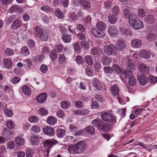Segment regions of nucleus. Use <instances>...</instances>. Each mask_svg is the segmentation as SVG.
<instances>
[{
	"mask_svg": "<svg viewBox=\"0 0 157 157\" xmlns=\"http://www.w3.org/2000/svg\"><path fill=\"white\" fill-rule=\"evenodd\" d=\"M132 13L130 10L127 7H124L123 9L122 14L124 17L127 19L128 16Z\"/></svg>",
	"mask_w": 157,
	"mask_h": 157,
	"instance_id": "obj_34",
	"label": "nucleus"
},
{
	"mask_svg": "<svg viewBox=\"0 0 157 157\" xmlns=\"http://www.w3.org/2000/svg\"><path fill=\"white\" fill-rule=\"evenodd\" d=\"M93 85L96 89L98 90L101 89L100 83L99 81L97 79H95L93 83Z\"/></svg>",
	"mask_w": 157,
	"mask_h": 157,
	"instance_id": "obj_44",
	"label": "nucleus"
},
{
	"mask_svg": "<svg viewBox=\"0 0 157 157\" xmlns=\"http://www.w3.org/2000/svg\"><path fill=\"white\" fill-rule=\"evenodd\" d=\"M113 70L116 71L117 74H119L121 73V70L119 66L117 64H114L113 66Z\"/></svg>",
	"mask_w": 157,
	"mask_h": 157,
	"instance_id": "obj_60",
	"label": "nucleus"
},
{
	"mask_svg": "<svg viewBox=\"0 0 157 157\" xmlns=\"http://www.w3.org/2000/svg\"><path fill=\"white\" fill-rule=\"evenodd\" d=\"M40 130V127L36 125L33 126L31 129V132L33 133H37L39 132Z\"/></svg>",
	"mask_w": 157,
	"mask_h": 157,
	"instance_id": "obj_39",
	"label": "nucleus"
},
{
	"mask_svg": "<svg viewBox=\"0 0 157 157\" xmlns=\"http://www.w3.org/2000/svg\"><path fill=\"white\" fill-rule=\"evenodd\" d=\"M112 12L113 15L117 16L120 12V10L119 7L117 6H114L112 8Z\"/></svg>",
	"mask_w": 157,
	"mask_h": 157,
	"instance_id": "obj_40",
	"label": "nucleus"
},
{
	"mask_svg": "<svg viewBox=\"0 0 157 157\" xmlns=\"http://www.w3.org/2000/svg\"><path fill=\"white\" fill-rule=\"evenodd\" d=\"M92 32L93 35L96 37L102 38L105 35L104 31L96 28L92 29Z\"/></svg>",
	"mask_w": 157,
	"mask_h": 157,
	"instance_id": "obj_9",
	"label": "nucleus"
},
{
	"mask_svg": "<svg viewBox=\"0 0 157 157\" xmlns=\"http://www.w3.org/2000/svg\"><path fill=\"white\" fill-rule=\"evenodd\" d=\"M127 19L128 20L130 26L134 24L137 20L136 15L133 13H131Z\"/></svg>",
	"mask_w": 157,
	"mask_h": 157,
	"instance_id": "obj_16",
	"label": "nucleus"
},
{
	"mask_svg": "<svg viewBox=\"0 0 157 157\" xmlns=\"http://www.w3.org/2000/svg\"><path fill=\"white\" fill-rule=\"evenodd\" d=\"M110 90L112 94L114 96L118 95L119 92L118 87L116 85L112 86L110 87Z\"/></svg>",
	"mask_w": 157,
	"mask_h": 157,
	"instance_id": "obj_22",
	"label": "nucleus"
},
{
	"mask_svg": "<svg viewBox=\"0 0 157 157\" xmlns=\"http://www.w3.org/2000/svg\"><path fill=\"white\" fill-rule=\"evenodd\" d=\"M73 46L75 52L78 53L80 52L81 48L78 42L73 43Z\"/></svg>",
	"mask_w": 157,
	"mask_h": 157,
	"instance_id": "obj_52",
	"label": "nucleus"
},
{
	"mask_svg": "<svg viewBox=\"0 0 157 157\" xmlns=\"http://www.w3.org/2000/svg\"><path fill=\"white\" fill-rule=\"evenodd\" d=\"M101 117L103 121L108 122L112 121L113 123H116V121L113 119L112 115L110 114L106 113H103L101 114Z\"/></svg>",
	"mask_w": 157,
	"mask_h": 157,
	"instance_id": "obj_6",
	"label": "nucleus"
},
{
	"mask_svg": "<svg viewBox=\"0 0 157 157\" xmlns=\"http://www.w3.org/2000/svg\"><path fill=\"white\" fill-rule=\"evenodd\" d=\"M86 34L84 33H78L77 36L80 40H84L86 39Z\"/></svg>",
	"mask_w": 157,
	"mask_h": 157,
	"instance_id": "obj_64",
	"label": "nucleus"
},
{
	"mask_svg": "<svg viewBox=\"0 0 157 157\" xmlns=\"http://www.w3.org/2000/svg\"><path fill=\"white\" fill-rule=\"evenodd\" d=\"M26 157H33V155L35 151L32 148H28L26 149Z\"/></svg>",
	"mask_w": 157,
	"mask_h": 157,
	"instance_id": "obj_43",
	"label": "nucleus"
},
{
	"mask_svg": "<svg viewBox=\"0 0 157 157\" xmlns=\"http://www.w3.org/2000/svg\"><path fill=\"white\" fill-rule=\"evenodd\" d=\"M57 122L56 118L53 116H49L47 120V122L51 125H54Z\"/></svg>",
	"mask_w": 157,
	"mask_h": 157,
	"instance_id": "obj_26",
	"label": "nucleus"
},
{
	"mask_svg": "<svg viewBox=\"0 0 157 157\" xmlns=\"http://www.w3.org/2000/svg\"><path fill=\"white\" fill-rule=\"evenodd\" d=\"M104 3L105 8L107 9L111 7L112 5V2L109 0H106Z\"/></svg>",
	"mask_w": 157,
	"mask_h": 157,
	"instance_id": "obj_58",
	"label": "nucleus"
},
{
	"mask_svg": "<svg viewBox=\"0 0 157 157\" xmlns=\"http://www.w3.org/2000/svg\"><path fill=\"white\" fill-rule=\"evenodd\" d=\"M38 113L42 116H46L48 113L47 110L44 108H40L38 109Z\"/></svg>",
	"mask_w": 157,
	"mask_h": 157,
	"instance_id": "obj_45",
	"label": "nucleus"
},
{
	"mask_svg": "<svg viewBox=\"0 0 157 157\" xmlns=\"http://www.w3.org/2000/svg\"><path fill=\"white\" fill-rule=\"evenodd\" d=\"M5 125L7 127L10 129L13 128L15 127V124L11 120L7 121L5 123Z\"/></svg>",
	"mask_w": 157,
	"mask_h": 157,
	"instance_id": "obj_55",
	"label": "nucleus"
},
{
	"mask_svg": "<svg viewBox=\"0 0 157 157\" xmlns=\"http://www.w3.org/2000/svg\"><path fill=\"white\" fill-rule=\"evenodd\" d=\"M138 15L140 17H143L146 15L145 11L142 9H140L138 12Z\"/></svg>",
	"mask_w": 157,
	"mask_h": 157,
	"instance_id": "obj_59",
	"label": "nucleus"
},
{
	"mask_svg": "<svg viewBox=\"0 0 157 157\" xmlns=\"http://www.w3.org/2000/svg\"><path fill=\"white\" fill-rule=\"evenodd\" d=\"M76 61L79 65L82 64L84 62L83 58L80 56H78L76 58Z\"/></svg>",
	"mask_w": 157,
	"mask_h": 157,
	"instance_id": "obj_50",
	"label": "nucleus"
},
{
	"mask_svg": "<svg viewBox=\"0 0 157 157\" xmlns=\"http://www.w3.org/2000/svg\"><path fill=\"white\" fill-rule=\"evenodd\" d=\"M140 71L142 73L146 74L149 71V67L148 66L144 63L140 64L138 66Z\"/></svg>",
	"mask_w": 157,
	"mask_h": 157,
	"instance_id": "obj_12",
	"label": "nucleus"
},
{
	"mask_svg": "<svg viewBox=\"0 0 157 157\" xmlns=\"http://www.w3.org/2000/svg\"><path fill=\"white\" fill-rule=\"evenodd\" d=\"M140 57L146 59H150L153 57L154 55L148 51L147 50H142L139 53Z\"/></svg>",
	"mask_w": 157,
	"mask_h": 157,
	"instance_id": "obj_8",
	"label": "nucleus"
},
{
	"mask_svg": "<svg viewBox=\"0 0 157 157\" xmlns=\"http://www.w3.org/2000/svg\"><path fill=\"white\" fill-rule=\"evenodd\" d=\"M85 72L87 75L89 76H92L94 75V71L89 67H87L85 68Z\"/></svg>",
	"mask_w": 157,
	"mask_h": 157,
	"instance_id": "obj_48",
	"label": "nucleus"
},
{
	"mask_svg": "<svg viewBox=\"0 0 157 157\" xmlns=\"http://www.w3.org/2000/svg\"><path fill=\"white\" fill-rule=\"evenodd\" d=\"M131 44L133 48H138L140 47L141 45V40L137 39L133 40H132L131 41Z\"/></svg>",
	"mask_w": 157,
	"mask_h": 157,
	"instance_id": "obj_19",
	"label": "nucleus"
},
{
	"mask_svg": "<svg viewBox=\"0 0 157 157\" xmlns=\"http://www.w3.org/2000/svg\"><path fill=\"white\" fill-rule=\"evenodd\" d=\"M120 30L121 33L125 36H128L131 35V32L124 27H120Z\"/></svg>",
	"mask_w": 157,
	"mask_h": 157,
	"instance_id": "obj_25",
	"label": "nucleus"
},
{
	"mask_svg": "<svg viewBox=\"0 0 157 157\" xmlns=\"http://www.w3.org/2000/svg\"><path fill=\"white\" fill-rule=\"evenodd\" d=\"M34 34L36 37L42 40L46 41L48 39V36L45 32L40 27L36 26L34 28Z\"/></svg>",
	"mask_w": 157,
	"mask_h": 157,
	"instance_id": "obj_2",
	"label": "nucleus"
},
{
	"mask_svg": "<svg viewBox=\"0 0 157 157\" xmlns=\"http://www.w3.org/2000/svg\"><path fill=\"white\" fill-rule=\"evenodd\" d=\"M40 137L36 136H34L31 137L30 141L33 145H37L40 142Z\"/></svg>",
	"mask_w": 157,
	"mask_h": 157,
	"instance_id": "obj_23",
	"label": "nucleus"
},
{
	"mask_svg": "<svg viewBox=\"0 0 157 157\" xmlns=\"http://www.w3.org/2000/svg\"><path fill=\"white\" fill-rule=\"evenodd\" d=\"M84 131L90 134H93L95 132V129L93 127L91 126L85 128Z\"/></svg>",
	"mask_w": 157,
	"mask_h": 157,
	"instance_id": "obj_35",
	"label": "nucleus"
},
{
	"mask_svg": "<svg viewBox=\"0 0 157 157\" xmlns=\"http://www.w3.org/2000/svg\"><path fill=\"white\" fill-rule=\"evenodd\" d=\"M132 28L135 29H139L143 27V23L139 20H137L134 24L131 25Z\"/></svg>",
	"mask_w": 157,
	"mask_h": 157,
	"instance_id": "obj_17",
	"label": "nucleus"
},
{
	"mask_svg": "<svg viewBox=\"0 0 157 157\" xmlns=\"http://www.w3.org/2000/svg\"><path fill=\"white\" fill-rule=\"evenodd\" d=\"M121 61L124 65L127 68L133 71L135 69V66L133 61L132 59H128L126 58H122L121 57Z\"/></svg>",
	"mask_w": 157,
	"mask_h": 157,
	"instance_id": "obj_3",
	"label": "nucleus"
},
{
	"mask_svg": "<svg viewBox=\"0 0 157 157\" xmlns=\"http://www.w3.org/2000/svg\"><path fill=\"white\" fill-rule=\"evenodd\" d=\"M144 21L148 24H152L155 22V18L152 15H149L145 17Z\"/></svg>",
	"mask_w": 157,
	"mask_h": 157,
	"instance_id": "obj_21",
	"label": "nucleus"
},
{
	"mask_svg": "<svg viewBox=\"0 0 157 157\" xmlns=\"http://www.w3.org/2000/svg\"><path fill=\"white\" fill-rule=\"evenodd\" d=\"M38 118L36 116H33L29 118V121L30 122L33 123H36L38 121Z\"/></svg>",
	"mask_w": 157,
	"mask_h": 157,
	"instance_id": "obj_56",
	"label": "nucleus"
},
{
	"mask_svg": "<svg viewBox=\"0 0 157 157\" xmlns=\"http://www.w3.org/2000/svg\"><path fill=\"white\" fill-rule=\"evenodd\" d=\"M21 25L20 21L18 20H16L12 23L11 26V28L16 29Z\"/></svg>",
	"mask_w": 157,
	"mask_h": 157,
	"instance_id": "obj_42",
	"label": "nucleus"
},
{
	"mask_svg": "<svg viewBox=\"0 0 157 157\" xmlns=\"http://www.w3.org/2000/svg\"><path fill=\"white\" fill-rule=\"evenodd\" d=\"M96 28L103 31L106 28L105 24L102 21H100L98 22L96 25Z\"/></svg>",
	"mask_w": 157,
	"mask_h": 157,
	"instance_id": "obj_30",
	"label": "nucleus"
},
{
	"mask_svg": "<svg viewBox=\"0 0 157 157\" xmlns=\"http://www.w3.org/2000/svg\"><path fill=\"white\" fill-rule=\"evenodd\" d=\"M62 39L63 40L65 43H69L71 40V36L67 34H63L62 35Z\"/></svg>",
	"mask_w": 157,
	"mask_h": 157,
	"instance_id": "obj_31",
	"label": "nucleus"
},
{
	"mask_svg": "<svg viewBox=\"0 0 157 157\" xmlns=\"http://www.w3.org/2000/svg\"><path fill=\"white\" fill-rule=\"evenodd\" d=\"M47 95L46 93H41L37 96L36 100L38 102L42 103L45 101L47 99Z\"/></svg>",
	"mask_w": 157,
	"mask_h": 157,
	"instance_id": "obj_20",
	"label": "nucleus"
},
{
	"mask_svg": "<svg viewBox=\"0 0 157 157\" xmlns=\"http://www.w3.org/2000/svg\"><path fill=\"white\" fill-rule=\"evenodd\" d=\"M110 124L109 123L105 124L101 126V130L104 131H108L110 130Z\"/></svg>",
	"mask_w": 157,
	"mask_h": 157,
	"instance_id": "obj_47",
	"label": "nucleus"
},
{
	"mask_svg": "<svg viewBox=\"0 0 157 157\" xmlns=\"http://www.w3.org/2000/svg\"><path fill=\"white\" fill-rule=\"evenodd\" d=\"M117 16L110 14L108 17V20L109 22L112 24L113 25L117 23Z\"/></svg>",
	"mask_w": 157,
	"mask_h": 157,
	"instance_id": "obj_24",
	"label": "nucleus"
},
{
	"mask_svg": "<svg viewBox=\"0 0 157 157\" xmlns=\"http://www.w3.org/2000/svg\"><path fill=\"white\" fill-rule=\"evenodd\" d=\"M65 135V131L63 129L59 128L56 132V135L59 138H62L64 137Z\"/></svg>",
	"mask_w": 157,
	"mask_h": 157,
	"instance_id": "obj_37",
	"label": "nucleus"
},
{
	"mask_svg": "<svg viewBox=\"0 0 157 157\" xmlns=\"http://www.w3.org/2000/svg\"><path fill=\"white\" fill-rule=\"evenodd\" d=\"M3 110L4 114L7 117H11L13 115V112L11 110L8 109L6 108Z\"/></svg>",
	"mask_w": 157,
	"mask_h": 157,
	"instance_id": "obj_53",
	"label": "nucleus"
},
{
	"mask_svg": "<svg viewBox=\"0 0 157 157\" xmlns=\"http://www.w3.org/2000/svg\"><path fill=\"white\" fill-rule=\"evenodd\" d=\"M21 90L26 95H30L31 94V91L30 89L28 86H23L21 88Z\"/></svg>",
	"mask_w": 157,
	"mask_h": 157,
	"instance_id": "obj_29",
	"label": "nucleus"
},
{
	"mask_svg": "<svg viewBox=\"0 0 157 157\" xmlns=\"http://www.w3.org/2000/svg\"><path fill=\"white\" fill-rule=\"evenodd\" d=\"M104 123V122L101 120L96 118L93 121L92 124L99 129Z\"/></svg>",
	"mask_w": 157,
	"mask_h": 157,
	"instance_id": "obj_18",
	"label": "nucleus"
},
{
	"mask_svg": "<svg viewBox=\"0 0 157 157\" xmlns=\"http://www.w3.org/2000/svg\"><path fill=\"white\" fill-rule=\"evenodd\" d=\"M136 82V80L133 76L130 77L128 79L129 84L131 86H132L135 85Z\"/></svg>",
	"mask_w": 157,
	"mask_h": 157,
	"instance_id": "obj_54",
	"label": "nucleus"
},
{
	"mask_svg": "<svg viewBox=\"0 0 157 157\" xmlns=\"http://www.w3.org/2000/svg\"><path fill=\"white\" fill-rule=\"evenodd\" d=\"M20 53L23 56H26L29 54V52L27 47L26 46H24L21 48Z\"/></svg>",
	"mask_w": 157,
	"mask_h": 157,
	"instance_id": "obj_32",
	"label": "nucleus"
},
{
	"mask_svg": "<svg viewBox=\"0 0 157 157\" xmlns=\"http://www.w3.org/2000/svg\"><path fill=\"white\" fill-rule=\"evenodd\" d=\"M137 79L140 84L143 86L145 85L147 82L146 77L142 75H139Z\"/></svg>",
	"mask_w": 157,
	"mask_h": 157,
	"instance_id": "obj_15",
	"label": "nucleus"
},
{
	"mask_svg": "<svg viewBox=\"0 0 157 157\" xmlns=\"http://www.w3.org/2000/svg\"><path fill=\"white\" fill-rule=\"evenodd\" d=\"M24 66H27L28 67L30 68L32 65V63L30 59H26L23 61Z\"/></svg>",
	"mask_w": 157,
	"mask_h": 157,
	"instance_id": "obj_51",
	"label": "nucleus"
},
{
	"mask_svg": "<svg viewBox=\"0 0 157 157\" xmlns=\"http://www.w3.org/2000/svg\"><path fill=\"white\" fill-rule=\"evenodd\" d=\"M84 24L86 25H90L91 23V18L90 15H88L84 20Z\"/></svg>",
	"mask_w": 157,
	"mask_h": 157,
	"instance_id": "obj_63",
	"label": "nucleus"
},
{
	"mask_svg": "<svg viewBox=\"0 0 157 157\" xmlns=\"http://www.w3.org/2000/svg\"><path fill=\"white\" fill-rule=\"evenodd\" d=\"M85 61L90 66L93 64V61L92 57L90 55L86 56L85 57Z\"/></svg>",
	"mask_w": 157,
	"mask_h": 157,
	"instance_id": "obj_38",
	"label": "nucleus"
},
{
	"mask_svg": "<svg viewBox=\"0 0 157 157\" xmlns=\"http://www.w3.org/2000/svg\"><path fill=\"white\" fill-rule=\"evenodd\" d=\"M58 143L57 140L54 139H52L45 140L43 142V145L45 148H47V151L49 152L48 149L49 148Z\"/></svg>",
	"mask_w": 157,
	"mask_h": 157,
	"instance_id": "obj_5",
	"label": "nucleus"
},
{
	"mask_svg": "<svg viewBox=\"0 0 157 157\" xmlns=\"http://www.w3.org/2000/svg\"><path fill=\"white\" fill-rule=\"evenodd\" d=\"M4 65L7 68H10L12 66V62L11 60L9 59H5L3 60Z\"/></svg>",
	"mask_w": 157,
	"mask_h": 157,
	"instance_id": "obj_33",
	"label": "nucleus"
},
{
	"mask_svg": "<svg viewBox=\"0 0 157 157\" xmlns=\"http://www.w3.org/2000/svg\"><path fill=\"white\" fill-rule=\"evenodd\" d=\"M76 29L78 31L81 32L80 33L82 32L84 33L85 32V29L84 27L81 24H77Z\"/></svg>",
	"mask_w": 157,
	"mask_h": 157,
	"instance_id": "obj_46",
	"label": "nucleus"
},
{
	"mask_svg": "<svg viewBox=\"0 0 157 157\" xmlns=\"http://www.w3.org/2000/svg\"><path fill=\"white\" fill-rule=\"evenodd\" d=\"M86 146L85 142L82 141L70 147L69 150L76 154H80L84 151Z\"/></svg>",
	"mask_w": 157,
	"mask_h": 157,
	"instance_id": "obj_1",
	"label": "nucleus"
},
{
	"mask_svg": "<svg viewBox=\"0 0 157 157\" xmlns=\"http://www.w3.org/2000/svg\"><path fill=\"white\" fill-rule=\"evenodd\" d=\"M56 16L59 19H63L64 17L63 13L59 9H57L55 11Z\"/></svg>",
	"mask_w": 157,
	"mask_h": 157,
	"instance_id": "obj_28",
	"label": "nucleus"
},
{
	"mask_svg": "<svg viewBox=\"0 0 157 157\" xmlns=\"http://www.w3.org/2000/svg\"><path fill=\"white\" fill-rule=\"evenodd\" d=\"M108 32L111 37L116 36L118 34V31L114 26H109L108 28Z\"/></svg>",
	"mask_w": 157,
	"mask_h": 157,
	"instance_id": "obj_13",
	"label": "nucleus"
},
{
	"mask_svg": "<svg viewBox=\"0 0 157 157\" xmlns=\"http://www.w3.org/2000/svg\"><path fill=\"white\" fill-rule=\"evenodd\" d=\"M104 51L105 53L108 56H110L113 54L115 55L117 53L115 46L113 45L105 46Z\"/></svg>",
	"mask_w": 157,
	"mask_h": 157,
	"instance_id": "obj_4",
	"label": "nucleus"
},
{
	"mask_svg": "<svg viewBox=\"0 0 157 157\" xmlns=\"http://www.w3.org/2000/svg\"><path fill=\"white\" fill-rule=\"evenodd\" d=\"M116 51H122L126 48V44L123 40H119L116 44L115 46Z\"/></svg>",
	"mask_w": 157,
	"mask_h": 157,
	"instance_id": "obj_11",
	"label": "nucleus"
},
{
	"mask_svg": "<svg viewBox=\"0 0 157 157\" xmlns=\"http://www.w3.org/2000/svg\"><path fill=\"white\" fill-rule=\"evenodd\" d=\"M94 67L96 71H99L101 69V64L98 62H97L94 64Z\"/></svg>",
	"mask_w": 157,
	"mask_h": 157,
	"instance_id": "obj_49",
	"label": "nucleus"
},
{
	"mask_svg": "<svg viewBox=\"0 0 157 157\" xmlns=\"http://www.w3.org/2000/svg\"><path fill=\"white\" fill-rule=\"evenodd\" d=\"M43 131L45 134L50 136H53L55 134L54 130L50 126H45L43 129Z\"/></svg>",
	"mask_w": 157,
	"mask_h": 157,
	"instance_id": "obj_10",
	"label": "nucleus"
},
{
	"mask_svg": "<svg viewBox=\"0 0 157 157\" xmlns=\"http://www.w3.org/2000/svg\"><path fill=\"white\" fill-rule=\"evenodd\" d=\"M103 54V56L101 58V61L103 64L104 65H109L112 62L111 59L109 57L104 55Z\"/></svg>",
	"mask_w": 157,
	"mask_h": 157,
	"instance_id": "obj_14",
	"label": "nucleus"
},
{
	"mask_svg": "<svg viewBox=\"0 0 157 157\" xmlns=\"http://www.w3.org/2000/svg\"><path fill=\"white\" fill-rule=\"evenodd\" d=\"M81 46L83 48L87 50L89 48L88 44L85 41H82L81 43Z\"/></svg>",
	"mask_w": 157,
	"mask_h": 157,
	"instance_id": "obj_62",
	"label": "nucleus"
},
{
	"mask_svg": "<svg viewBox=\"0 0 157 157\" xmlns=\"http://www.w3.org/2000/svg\"><path fill=\"white\" fill-rule=\"evenodd\" d=\"M5 54L8 56H12L14 54V51L12 49L8 48L6 49L5 50Z\"/></svg>",
	"mask_w": 157,
	"mask_h": 157,
	"instance_id": "obj_57",
	"label": "nucleus"
},
{
	"mask_svg": "<svg viewBox=\"0 0 157 157\" xmlns=\"http://www.w3.org/2000/svg\"><path fill=\"white\" fill-rule=\"evenodd\" d=\"M15 141L16 144L20 145H22L25 143L24 139L20 136H18L15 138Z\"/></svg>",
	"mask_w": 157,
	"mask_h": 157,
	"instance_id": "obj_36",
	"label": "nucleus"
},
{
	"mask_svg": "<svg viewBox=\"0 0 157 157\" xmlns=\"http://www.w3.org/2000/svg\"><path fill=\"white\" fill-rule=\"evenodd\" d=\"M71 103L69 102L63 101L61 103V107L63 109H68L70 106Z\"/></svg>",
	"mask_w": 157,
	"mask_h": 157,
	"instance_id": "obj_41",
	"label": "nucleus"
},
{
	"mask_svg": "<svg viewBox=\"0 0 157 157\" xmlns=\"http://www.w3.org/2000/svg\"><path fill=\"white\" fill-rule=\"evenodd\" d=\"M131 71L129 69L126 70L124 71V73L125 76L127 78H129L133 76H132V71Z\"/></svg>",
	"mask_w": 157,
	"mask_h": 157,
	"instance_id": "obj_61",
	"label": "nucleus"
},
{
	"mask_svg": "<svg viewBox=\"0 0 157 157\" xmlns=\"http://www.w3.org/2000/svg\"><path fill=\"white\" fill-rule=\"evenodd\" d=\"M78 2L82 8L84 10L89 9L90 7V3L88 0H76L74 2Z\"/></svg>",
	"mask_w": 157,
	"mask_h": 157,
	"instance_id": "obj_7",
	"label": "nucleus"
},
{
	"mask_svg": "<svg viewBox=\"0 0 157 157\" xmlns=\"http://www.w3.org/2000/svg\"><path fill=\"white\" fill-rule=\"evenodd\" d=\"M73 112L74 114L83 115L84 114H88L89 111L87 109H84L82 110L77 109L76 110H73Z\"/></svg>",
	"mask_w": 157,
	"mask_h": 157,
	"instance_id": "obj_27",
	"label": "nucleus"
}]
</instances>
